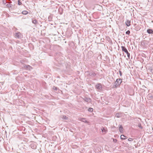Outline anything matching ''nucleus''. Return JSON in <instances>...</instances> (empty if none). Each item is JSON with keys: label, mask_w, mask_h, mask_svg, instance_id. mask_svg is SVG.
Wrapping results in <instances>:
<instances>
[{"label": "nucleus", "mask_w": 153, "mask_h": 153, "mask_svg": "<svg viewBox=\"0 0 153 153\" xmlns=\"http://www.w3.org/2000/svg\"><path fill=\"white\" fill-rule=\"evenodd\" d=\"M122 82V79H117L114 83V84L112 87L113 88H117L121 84Z\"/></svg>", "instance_id": "f257e3e1"}, {"label": "nucleus", "mask_w": 153, "mask_h": 153, "mask_svg": "<svg viewBox=\"0 0 153 153\" xmlns=\"http://www.w3.org/2000/svg\"><path fill=\"white\" fill-rule=\"evenodd\" d=\"M121 48L122 49V51L125 53H126L127 55V56L128 57V59L130 58V53L128 52V50L124 46H121Z\"/></svg>", "instance_id": "f03ea898"}, {"label": "nucleus", "mask_w": 153, "mask_h": 153, "mask_svg": "<svg viewBox=\"0 0 153 153\" xmlns=\"http://www.w3.org/2000/svg\"><path fill=\"white\" fill-rule=\"evenodd\" d=\"M90 76H95L96 75V72L94 71L91 70L90 71Z\"/></svg>", "instance_id": "7ed1b4c3"}, {"label": "nucleus", "mask_w": 153, "mask_h": 153, "mask_svg": "<svg viewBox=\"0 0 153 153\" xmlns=\"http://www.w3.org/2000/svg\"><path fill=\"white\" fill-rule=\"evenodd\" d=\"M96 88L99 90H101L102 89V87L101 84L100 83L97 84L96 85Z\"/></svg>", "instance_id": "20e7f679"}, {"label": "nucleus", "mask_w": 153, "mask_h": 153, "mask_svg": "<svg viewBox=\"0 0 153 153\" xmlns=\"http://www.w3.org/2000/svg\"><path fill=\"white\" fill-rule=\"evenodd\" d=\"M83 100L85 101L88 103H90L91 102V99L89 98L85 97L83 98Z\"/></svg>", "instance_id": "39448f33"}, {"label": "nucleus", "mask_w": 153, "mask_h": 153, "mask_svg": "<svg viewBox=\"0 0 153 153\" xmlns=\"http://www.w3.org/2000/svg\"><path fill=\"white\" fill-rule=\"evenodd\" d=\"M119 130L120 131V132L121 133H123V127L122 125H120L119 126Z\"/></svg>", "instance_id": "423d86ee"}, {"label": "nucleus", "mask_w": 153, "mask_h": 153, "mask_svg": "<svg viewBox=\"0 0 153 153\" xmlns=\"http://www.w3.org/2000/svg\"><path fill=\"white\" fill-rule=\"evenodd\" d=\"M130 21L128 20H127L126 22H125V24L128 27L130 25Z\"/></svg>", "instance_id": "0eeeda50"}, {"label": "nucleus", "mask_w": 153, "mask_h": 153, "mask_svg": "<svg viewBox=\"0 0 153 153\" xmlns=\"http://www.w3.org/2000/svg\"><path fill=\"white\" fill-rule=\"evenodd\" d=\"M79 120L82 121V122L87 123V121H86L85 119L84 118H79Z\"/></svg>", "instance_id": "6e6552de"}, {"label": "nucleus", "mask_w": 153, "mask_h": 153, "mask_svg": "<svg viewBox=\"0 0 153 153\" xmlns=\"http://www.w3.org/2000/svg\"><path fill=\"white\" fill-rule=\"evenodd\" d=\"M20 34V33L19 32L16 33L15 34V36L16 38H19L20 37L19 35Z\"/></svg>", "instance_id": "1a4fd4ad"}, {"label": "nucleus", "mask_w": 153, "mask_h": 153, "mask_svg": "<svg viewBox=\"0 0 153 153\" xmlns=\"http://www.w3.org/2000/svg\"><path fill=\"white\" fill-rule=\"evenodd\" d=\"M25 66H26L25 69H27L30 70L32 69V68L29 65H25Z\"/></svg>", "instance_id": "9d476101"}, {"label": "nucleus", "mask_w": 153, "mask_h": 153, "mask_svg": "<svg viewBox=\"0 0 153 153\" xmlns=\"http://www.w3.org/2000/svg\"><path fill=\"white\" fill-rule=\"evenodd\" d=\"M101 130L102 132H104L105 133H106L107 131V128L105 127H103Z\"/></svg>", "instance_id": "9b49d317"}, {"label": "nucleus", "mask_w": 153, "mask_h": 153, "mask_svg": "<svg viewBox=\"0 0 153 153\" xmlns=\"http://www.w3.org/2000/svg\"><path fill=\"white\" fill-rule=\"evenodd\" d=\"M147 32L149 34H151L153 32V31L152 29H148L147 30Z\"/></svg>", "instance_id": "f8f14e48"}, {"label": "nucleus", "mask_w": 153, "mask_h": 153, "mask_svg": "<svg viewBox=\"0 0 153 153\" xmlns=\"http://www.w3.org/2000/svg\"><path fill=\"white\" fill-rule=\"evenodd\" d=\"M10 0H3L2 3L4 4H5L7 3H9L8 1Z\"/></svg>", "instance_id": "ddd939ff"}, {"label": "nucleus", "mask_w": 153, "mask_h": 153, "mask_svg": "<svg viewBox=\"0 0 153 153\" xmlns=\"http://www.w3.org/2000/svg\"><path fill=\"white\" fill-rule=\"evenodd\" d=\"M148 99L150 100L153 99V95H152L151 94H149L148 95Z\"/></svg>", "instance_id": "4468645a"}, {"label": "nucleus", "mask_w": 153, "mask_h": 153, "mask_svg": "<svg viewBox=\"0 0 153 153\" xmlns=\"http://www.w3.org/2000/svg\"><path fill=\"white\" fill-rule=\"evenodd\" d=\"M126 137L124 135H121L120 136V139L122 140H124L126 139L125 137Z\"/></svg>", "instance_id": "2eb2a0df"}, {"label": "nucleus", "mask_w": 153, "mask_h": 153, "mask_svg": "<svg viewBox=\"0 0 153 153\" xmlns=\"http://www.w3.org/2000/svg\"><path fill=\"white\" fill-rule=\"evenodd\" d=\"M149 71L151 72L153 74V67H151L149 69Z\"/></svg>", "instance_id": "dca6fc26"}, {"label": "nucleus", "mask_w": 153, "mask_h": 153, "mask_svg": "<svg viewBox=\"0 0 153 153\" xmlns=\"http://www.w3.org/2000/svg\"><path fill=\"white\" fill-rule=\"evenodd\" d=\"M27 13H28L27 11H26V10L23 11L22 12V13L24 15H26V14H27Z\"/></svg>", "instance_id": "f3484780"}, {"label": "nucleus", "mask_w": 153, "mask_h": 153, "mask_svg": "<svg viewBox=\"0 0 153 153\" xmlns=\"http://www.w3.org/2000/svg\"><path fill=\"white\" fill-rule=\"evenodd\" d=\"M85 73L86 74L87 76H90V71H87L85 72Z\"/></svg>", "instance_id": "a211bd4d"}, {"label": "nucleus", "mask_w": 153, "mask_h": 153, "mask_svg": "<svg viewBox=\"0 0 153 153\" xmlns=\"http://www.w3.org/2000/svg\"><path fill=\"white\" fill-rule=\"evenodd\" d=\"M115 116L117 118L120 117V114L118 113H117L116 114Z\"/></svg>", "instance_id": "6ab92c4d"}, {"label": "nucleus", "mask_w": 153, "mask_h": 153, "mask_svg": "<svg viewBox=\"0 0 153 153\" xmlns=\"http://www.w3.org/2000/svg\"><path fill=\"white\" fill-rule=\"evenodd\" d=\"M32 22L33 24H36L37 23V21L36 19L33 20Z\"/></svg>", "instance_id": "aec40b11"}, {"label": "nucleus", "mask_w": 153, "mask_h": 153, "mask_svg": "<svg viewBox=\"0 0 153 153\" xmlns=\"http://www.w3.org/2000/svg\"><path fill=\"white\" fill-rule=\"evenodd\" d=\"M138 127L140 129H142L143 127L142 126L141 124L140 123H139L138 125Z\"/></svg>", "instance_id": "412c9836"}, {"label": "nucleus", "mask_w": 153, "mask_h": 153, "mask_svg": "<svg viewBox=\"0 0 153 153\" xmlns=\"http://www.w3.org/2000/svg\"><path fill=\"white\" fill-rule=\"evenodd\" d=\"M18 4L19 5H21L22 4V3L21 2V0H18Z\"/></svg>", "instance_id": "4be33fe9"}, {"label": "nucleus", "mask_w": 153, "mask_h": 153, "mask_svg": "<svg viewBox=\"0 0 153 153\" xmlns=\"http://www.w3.org/2000/svg\"><path fill=\"white\" fill-rule=\"evenodd\" d=\"M88 111H90V112H92L93 111V109L92 108H90L88 109Z\"/></svg>", "instance_id": "5701e85b"}, {"label": "nucleus", "mask_w": 153, "mask_h": 153, "mask_svg": "<svg viewBox=\"0 0 153 153\" xmlns=\"http://www.w3.org/2000/svg\"><path fill=\"white\" fill-rule=\"evenodd\" d=\"M63 118L65 120H67L68 119V117L65 115L63 116Z\"/></svg>", "instance_id": "b1692460"}, {"label": "nucleus", "mask_w": 153, "mask_h": 153, "mask_svg": "<svg viewBox=\"0 0 153 153\" xmlns=\"http://www.w3.org/2000/svg\"><path fill=\"white\" fill-rule=\"evenodd\" d=\"M130 31L129 30H127L126 32V34L129 35L130 33Z\"/></svg>", "instance_id": "393cba45"}, {"label": "nucleus", "mask_w": 153, "mask_h": 153, "mask_svg": "<svg viewBox=\"0 0 153 153\" xmlns=\"http://www.w3.org/2000/svg\"><path fill=\"white\" fill-rule=\"evenodd\" d=\"M6 6L8 7H11L10 4H7L6 5Z\"/></svg>", "instance_id": "a878e982"}, {"label": "nucleus", "mask_w": 153, "mask_h": 153, "mask_svg": "<svg viewBox=\"0 0 153 153\" xmlns=\"http://www.w3.org/2000/svg\"><path fill=\"white\" fill-rule=\"evenodd\" d=\"M53 89H54V90H56V91L57 89V87H55V86H53Z\"/></svg>", "instance_id": "bb28decb"}, {"label": "nucleus", "mask_w": 153, "mask_h": 153, "mask_svg": "<svg viewBox=\"0 0 153 153\" xmlns=\"http://www.w3.org/2000/svg\"><path fill=\"white\" fill-rule=\"evenodd\" d=\"M113 141L115 143H117V140L116 139H113Z\"/></svg>", "instance_id": "cd10ccee"}, {"label": "nucleus", "mask_w": 153, "mask_h": 153, "mask_svg": "<svg viewBox=\"0 0 153 153\" xmlns=\"http://www.w3.org/2000/svg\"><path fill=\"white\" fill-rule=\"evenodd\" d=\"M25 65H24L22 67V68H25V69L26 68V66H25Z\"/></svg>", "instance_id": "c85d7f7f"}, {"label": "nucleus", "mask_w": 153, "mask_h": 153, "mask_svg": "<svg viewBox=\"0 0 153 153\" xmlns=\"http://www.w3.org/2000/svg\"><path fill=\"white\" fill-rule=\"evenodd\" d=\"M128 140L129 141H132L133 140L132 138H129L128 139Z\"/></svg>", "instance_id": "c756f323"}, {"label": "nucleus", "mask_w": 153, "mask_h": 153, "mask_svg": "<svg viewBox=\"0 0 153 153\" xmlns=\"http://www.w3.org/2000/svg\"><path fill=\"white\" fill-rule=\"evenodd\" d=\"M119 73H120V76H122V73L121 72V71H119Z\"/></svg>", "instance_id": "7c9ffc66"}, {"label": "nucleus", "mask_w": 153, "mask_h": 153, "mask_svg": "<svg viewBox=\"0 0 153 153\" xmlns=\"http://www.w3.org/2000/svg\"><path fill=\"white\" fill-rule=\"evenodd\" d=\"M60 14H62V13H60Z\"/></svg>", "instance_id": "2f4dec72"}, {"label": "nucleus", "mask_w": 153, "mask_h": 153, "mask_svg": "<svg viewBox=\"0 0 153 153\" xmlns=\"http://www.w3.org/2000/svg\"><path fill=\"white\" fill-rule=\"evenodd\" d=\"M61 10H63L62 9H61Z\"/></svg>", "instance_id": "473e14b6"}, {"label": "nucleus", "mask_w": 153, "mask_h": 153, "mask_svg": "<svg viewBox=\"0 0 153 153\" xmlns=\"http://www.w3.org/2000/svg\"><path fill=\"white\" fill-rule=\"evenodd\" d=\"M60 9H59V11H60Z\"/></svg>", "instance_id": "72a5a7b5"}]
</instances>
